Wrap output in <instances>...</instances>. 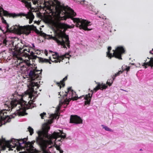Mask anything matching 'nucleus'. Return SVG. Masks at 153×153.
<instances>
[{
    "label": "nucleus",
    "mask_w": 153,
    "mask_h": 153,
    "mask_svg": "<svg viewBox=\"0 0 153 153\" xmlns=\"http://www.w3.org/2000/svg\"><path fill=\"white\" fill-rule=\"evenodd\" d=\"M107 87V86L105 84L102 83L100 84L98 83L97 85L94 88L93 91L91 90V94L88 93V94L86 95L85 96L82 95L80 97H78L77 94L76 93L71 89V87H70L68 88L67 92H65V94L63 96V102L64 103L63 105L64 107L67 106L69 104L70 101L71 100H77L78 99H80L81 97H83L84 99L85 100V105H89L90 103L91 100L93 92L94 91L96 92L98 90L100 89L103 90V89H105Z\"/></svg>",
    "instance_id": "f257e3e1"
},
{
    "label": "nucleus",
    "mask_w": 153,
    "mask_h": 153,
    "mask_svg": "<svg viewBox=\"0 0 153 153\" xmlns=\"http://www.w3.org/2000/svg\"><path fill=\"white\" fill-rule=\"evenodd\" d=\"M50 128V126L48 125L43 124L42 125V130H38L36 131L38 136L36 138V143L41 148L43 153H52L49 150L48 148V140L51 138L50 134L48 133Z\"/></svg>",
    "instance_id": "f03ea898"
},
{
    "label": "nucleus",
    "mask_w": 153,
    "mask_h": 153,
    "mask_svg": "<svg viewBox=\"0 0 153 153\" xmlns=\"http://www.w3.org/2000/svg\"><path fill=\"white\" fill-rule=\"evenodd\" d=\"M27 139L25 138L23 139H15L13 138L10 140L6 141L4 138L3 139L4 141L6 142L7 146L8 147H11L12 144L17 146L19 145V147H17L16 149L18 151H20L21 149L25 148L27 150H30L34 148L33 144L32 143L28 141L27 142Z\"/></svg>",
    "instance_id": "7ed1b4c3"
},
{
    "label": "nucleus",
    "mask_w": 153,
    "mask_h": 153,
    "mask_svg": "<svg viewBox=\"0 0 153 153\" xmlns=\"http://www.w3.org/2000/svg\"><path fill=\"white\" fill-rule=\"evenodd\" d=\"M30 27L29 25L22 26L18 24L12 26L10 28V30L12 33L28 35L30 33Z\"/></svg>",
    "instance_id": "20e7f679"
},
{
    "label": "nucleus",
    "mask_w": 153,
    "mask_h": 153,
    "mask_svg": "<svg viewBox=\"0 0 153 153\" xmlns=\"http://www.w3.org/2000/svg\"><path fill=\"white\" fill-rule=\"evenodd\" d=\"M108 51L106 52L107 56L111 58V57H114L119 59H122L121 56L125 53V50L123 47L118 46L115 50H113L114 52L113 54L110 53V51L111 49V47H108Z\"/></svg>",
    "instance_id": "39448f33"
},
{
    "label": "nucleus",
    "mask_w": 153,
    "mask_h": 153,
    "mask_svg": "<svg viewBox=\"0 0 153 153\" xmlns=\"http://www.w3.org/2000/svg\"><path fill=\"white\" fill-rule=\"evenodd\" d=\"M73 20L74 22L76 23V27H79L81 29H82L85 30H90L92 29L88 27L90 26L91 24L90 22L86 20L73 18Z\"/></svg>",
    "instance_id": "423d86ee"
},
{
    "label": "nucleus",
    "mask_w": 153,
    "mask_h": 153,
    "mask_svg": "<svg viewBox=\"0 0 153 153\" xmlns=\"http://www.w3.org/2000/svg\"><path fill=\"white\" fill-rule=\"evenodd\" d=\"M62 18L60 16L56 17L51 22V25L53 27L57 29L61 30L64 29H66L68 28V25L64 23L61 22L60 21Z\"/></svg>",
    "instance_id": "0eeeda50"
},
{
    "label": "nucleus",
    "mask_w": 153,
    "mask_h": 153,
    "mask_svg": "<svg viewBox=\"0 0 153 153\" xmlns=\"http://www.w3.org/2000/svg\"><path fill=\"white\" fill-rule=\"evenodd\" d=\"M63 36L62 34H58L56 38V41L57 43L59 45H60L63 46L64 48H67L66 44L67 46L69 48L70 41L68 36H66L65 37V41L63 38Z\"/></svg>",
    "instance_id": "6e6552de"
},
{
    "label": "nucleus",
    "mask_w": 153,
    "mask_h": 153,
    "mask_svg": "<svg viewBox=\"0 0 153 153\" xmlns=\"http://www.w3.org/2000/svg\"><path fill=\"white\" fill-rule=\"evenodd\" d=\"M38 71H39V70H36L31 67L27 69V73L32 81L41 77V72L38 74L37 73Z\"/></svg>",
    "instance_id": "1a4fd4ad"
},
{
    "label": "nucleus",
    "mask_w": 153,
    "mask_h": 153,
    "mask_svg": "<svg viewBox=\"0 0 153 153\" xmlns=\"http://www.w3.org/2000/svg\"><path fill=\"white\" fill-rule=\"evenodd\" d=\"M69 55L71 56V55H69L68 54L66 53L65 54L62 55L61 54H59L58 53L56 52L55 53V54L53 55V58L54 59H56V60H55L54 61H51L55 63H57L58 62H60L61 61L60 59L63 60L64 58H68L69 59V57L67 56Z\"/></svg>",
    "instance_id": "9d476101"
},
{
    "label": "nucleus",
    "mask_w": 153,
    "mask_h": 153,
    "mask_svg": "<svg viewBox=\"0 0 153 153\" xmlns=\"http://www.w3.org/2000/svg\"><path fill=\"white\" fill-rule=\"evenodd\" d=\"M82 120L77 115H71L70 119V123L74 124H82Z\"/></svg>",
    "instance_id": "9b49d317"
},
{
    "label": "nucleus",
    "mask_w": 153,
    "mask_h": 153,
    "mask_svg": "<svg viewBox=\"0 0 153 153\" xmlns=\"http://www.w3.org/2000/svg\"><path fill=\"white\" fill-rule=\"evenodd\" d=\"M8 13L7 11L4 10L2 7L0 6V16L1 17V19L2 22L3 23L6 25V28L8 29L9 25L7 23L6 20H5L4 18L2 17L3 16H7L8 15Z\"/></svg>",
    "instance_id": "f8f14e48"
},
{
    "label": "nucleus",
    "mask_w": 153,
    "mask_h": 153,
    "mask_svg": "<svg viewBox=\"0 0 153 153\" xmlns=\"http://www.w3.org/2000/svg\"><path fill=\"white\" fill-rule=\"evenodd\" d=\"M18 16H25L26 18L29 19V23L30 24L32 22L34 18V16L33 13L30 12H29L27 14H25L23 13H20L18 14Z\"/></svg>",
    "instance_id": "ddd939ff"
},
{
    "label": "nucleus",
    "mask_w": 153,
    "mask_h": 153,
    "mask_svg": "<svg viewBox=\"0 0 153 153\" xmlns=\"http://www.w3.org/2000/svg\"><path fill=\"white\" fill-rule=\"evenodd\" d=\"M29 97L30 98V100L28 102V103L29 105H28V108H33L36 106V105L35 103H34L33 102H34L33 100L34 97L33 99L32 100V99L33 98V96L31 95H29Z\"/></svg>",
    "instance_id": "4468645a"
},
{
    "label": "nucleus",
    "mask_w": 153,
    "mask_h": 153,
    "mask_svg": "<svg viewBox=\"0 0 153 153\" xmlns=\"http://www.w3.org/2000/svg\"><path fill=\"white\" fill-rule=\"evenodd\" d=\"M38 58L39 59V61L40 62H48L50 64H51V62H49V60L48 59H44L43 58H42L41 57H39L37 56L36 55H34V59H36V58Z\"/></svg>",
    "instance_id": "2eb2a0df"
},
{
    "label": "nucleus",
    "mask_w": 153,
    "mask_h": 153,
    "mask_svg": "<svg viewBox=\"0 0 153 153\" xmlns=\"http://www.w3.org/2000/svg\"><path fill=\"white\" fill-rule=\"evenodd\" d=\"M2 43L4 45V46H5L7 47L9 46V45H11L12 43H13L12 45L13 46H14L13 42L7 41L5 39H3L2 41Z\"/></svg>",
    "instance_id": "dca6fc26"
},
{
    "label": "nucleus",
    "mask_w": 153,
    "mask_h": 153,
    "mask_svg": "<svg viewBox=\"0 0 153 153\" xmlns=\"http://www.w3.org/2000/svg\"><path fill=\"white\" fill-rule=\"evenodd\" d=\"M6 104L7 105V106L9 107L10 106H11L13 108L16 107L17 105L16 102L13 100H11L10 102H9V103Z\"/></svg>",
    "instance_id": "f3484780"
},
{
    "label": "nucleus",
    "mask_w": 153,
    "mask_h": 153,
    "mask_svg": "<svg viewBox=\"0 0 153 153\" xmlns=\"http://www.w3.org/2000/svg\"><path fill=\"white\" fill-rule=\"evenodd\" d=\"M38 84L36 83L35 82H34L32 81V82L30 83V86H31V92L32 93H33L34 92V87L35 86H36Z\"/></svg>",
    "instance_id": "a211bd4d"
},
{
    "label": "nucleus",
    "mask_w": 153,
    "mask_h": 153,
    "mask_svg": "<svg viewBox=\"0 0 153 153\" xmlns=\"http://www.w3.org/2000/svg\"><path fill=\"white\" fill-rule=\"evenodd\" d=\"M104 27L106 28L107 30H111L112 27L111 25L110 22H108V23L105 22L103 24Z\"/></svg>",
    "instance_id": "6ab92c4d"
},
{
    "label": "nucleus",
    "mask_w": 153,
    "mask_h": 153,
    "mask_svg": "<svg viewBox=\"0 0 153 153\" xmlns=\"http://www.w3.org/2000/svg\"><path fill=\"white\" fill-rule=\"evenodd\" d=\"M17 112L16 113V114L19 116H24L27 114V113L25 111H22L19 109L17 110Z\"/></svg>",
    "instance_id": "aec40b11"
},
{
    "label": "nucleus",
    "mask_w": 153,
    "mask_h": 153,
    "mask_svg": "<svg viewBox=\"0 0 153 153\" xmlns=\"http://www.w3.org/2000/svg\"><path fill=\"white\" fill-rule=\"evenodd\" d=\"M56 137V138L55 139V141L56 142H55V143H57L58 142H62V141L63 140V139L61 137L60 134H59L57 133Z\"/></svg>",
    "instance_id": "412c9836"
},
{
    "label": "nucleus",
    "mask_w": 153,
    "mask_h": 153,
    "mask_svg": "<svg viewBox=\"0 0 153 153\" xmlns=\"http://www.w3.org/2000/svg\"><path fill=\"white\" fill-rule=\"evenodd\" d=\"M115 78L114 77L112 78V79H108L107 82V84L109 86H111Z\"/></svg>",
    "instance_id": "4be33fe9"
},
{
    "label": "nucleus",
    "mask_w": 153,
    "mask_h": 153,
    "mask_svg": "<svg viewBox=\"0 0 153 153\" xmlns=\"http://www.w3.org/2000/svg\"><path fill=\"white\" fill-rule=\"evenodd\" d=\"M102 126L103 128H104L106 131L111 132L113 131V130L108 128V126H105L104 125H102Z\"/></svg>",
    "instance_id": "5701e85b"
},
{
    "label": "nucleus",
    "mask_w": 153,
    "mask_h": 153,
    "mask_svg": "<svg viewBox=\"0 0 153 153\" xmlns=\"http://www.w3.org/2000/svg\"><path fill=\"white\" fill-rule=\"evenodd\" d=\"M149 66H150L152 68L153 67V58H151L149 63Z\"/></svg>",
    "instance_id": "b1692460"
},
{
    "label": "nucleus",
    "mask_w": 153,
    "mask_h": 153,
    "mask_svg": "<svg viewBox=\"0 0 153 153\" xmlns=\"http://www.w3.org/2000/svg\"><path fill=\"white\" fill-rule=\"evenodd\" d=\"M28 129L30 133V135H32L34 132L33 129L30 126L28 127Z\"/></svg>",
    "instance_id": "393cba45"
},
{
    "label": "nucleus",
    "mask_w": 153,
    "mask_h": 153,
    "mask_svg": "<svg viewBox=\"0 0 153 153\" xmlns=\"http://www.w3.org/2000/svg\"><path fill=\"white\" fill-rule=\"evenodd\" d=\"M80 3L84 6H87L88 5V2L85 0L81 1Z\"/></svg>",
    "instance_id": "a878e982"
},
{
    "label": "nucleus",
    "mask_w": 153,
    "mask_h": 153,
    "mask_svg": "<svg viewBox=\"0 0 153 153\" xmlns=\"http://www.w3.org/2000/svg\"><path fill=\"white\" fill-rule=\"evenodd\" d=\"M20 44V43H18L17 45H15V48H16V49L19 50H22L23 48H21L19 46V45Z\"/></svg>",
    "instance_id": "bb28decb"
},
{
    "label": "nucleus",
    "mask_w": 153,
    "mask_h": 153,
    "mask_svg": "<svg viewBox=\"0 0 153 153\" xmlns=\"http://www.w3.org/2000/svg\"><path fill=\"white\" fill-rule=\"evenodd\" d=\"M38 31L39 32V34H40V35L41 36L44 37L47 35L46 33L43 32L42 31H41L39 32V31L38 30Z\"/></svg>",
    "instance_id": "cd10ccee"
},
{
    "label": "nucleus",
    "mask_w": 153,
    "mask_h": 153,
    "mask_svg": "<svg viewBox=\"0 0 153 153\" xmlns=\"http://www.w3.org/2000/svg\"><path fill=\"white\" fill-rule=\"evenodd\" d=\"M25 4L26 6L28 8H30L31 6V3L30 2L27 1L25 3Z\"/></svg>",
    "instance_id": "c85d7f7f"
},
{
    "label": "nucleus",
    "mask_w": 153,
    "mask_h": 153,
    "mask_svg": "<svg viewBox=\"0 0 153 153\" xmlns=\"http://www.w3.org/2000/svg\"><path fill=\"white\" fill-rule=\"evenodd\" d=\"M122 72L123 71L121 70L119 71L116 74H115L114 75V77L115 78V77H116L117 76L119 75L120 74L122 73Z\"/></svg>",
    "instance_id": "c756f323"
},
{
    "label": "nucleus",
    "mask_w": 153,
    "mask_h": 153,
    "mask_svg": "<svg viewBox=\"0 0 153 153\" xmlns=\"http://www.w3.org/2000/svg\"><path fill=\"white\" fill-rule=\"evenodd\" d=\"M60 136L62 139H64L66 138V137L65 134L63 133H62L61 135L60 134Z\"/></svg>",
    "instance_id": "7c9ffc66"
},
{
    "label": "nucleus",
    "mask_w": 153,
    "mask_h": 153,
    "mask_svg": "<svg viewBox=\"0 0 153 153\" xmlns=\"http://www.w3.org/2000/svg\"><path fill=\"white\" fill-rule=\"evenodd\" d=\"M46 114V113L45 112H43L42 113H41L40 114V116L41 117V118L42 119H44V116Z\"/></svg>",
    "instance_id": "2f4dec72"
},
{
    "label": "nucleus",
    "mask_w": 153,
    "mask_h": 153,
    "mask_svg": "<svg viewBox=\"0 0 153 153\" xmlns=\"http://www.w3.org/2000/svg\"><path fill=\"white\" fill-rule=\"evenodd\" d=\"M54 82H55L56 85H58V86H59L60 88H61V85H60V83L59 82H56V80H54Z\"/></svg>",
    "instance_id": "473e14b6"
},
{
    "label": "nucleus",
    "mask_w": 153,
    "mask_h": 153,
    "mask_svg": "<svg viewBox=\"0 0 153 153\" xmlns=\"http://www.w3.org/2000/svg\"><path fill=\"white\" fill-rule=\"evenodd\" d=\"M94 8V7L92 5H90L89 7H88V9L89 10L91 11H93V9Z\"/></svg>",
    "instance_id": "72a5a7b5"
},
{
    "label": "nucleus",
    "mask_w": 153,
    "mask_h": 153,
    "mask_svg": "<svg viewBox=\"0 0 153 153\" xmlns=\"http://www.w3.org/2000/svg\"><path fill=\"white\" fill-rule=\"evenodd\" d=\"M67 77H68L67 76H66L65 78H64L62 80L60 81V82L62 83V82H64V81H66L67 79Z\"/></svg>",
    "instance_id": "f704fd0d"
},
{
    "label": "nucleus",
    "mask_w": 153,
    "mask_h": 153,
    "mask_svg": "<svg viewBox=\"0 0 153 153\" xmlns=\"http://www.w3.org/2000/svg\"><path fill=\"white\" fill-rule=\"evenodd\" d=\"M71 15L73 16H75L76 15V14L74 12V10H72L71 12Z\"/></svg>",
    "instance_id": "c9c22d12"
},
{
    "label": "nucleus",
    "mask_w": 153,
    "mask_h": 153,
    "mask_svg": "<svg viewBox=\"0 0 153 153\" xmlns=\"http://www.w3.org/2000/svg\"><path fill=\"white\" fill-rule=\"evenodd\" d=\"M16 114L15 113H14L13 114L11 115V118H14L15 116H16Z\"/></svg>",
    "instance_id": "e433bc0d"
},
{
    "label": "nucleus",
    "mask_w": 153,
    "mask_h": 153,
    "mask_svg": "<svg viewBox=\"0 0 153 153\" xmlns=\"http://www.w3.org/2000/svg\"><path fill=\"white\" fill-rule=\"evenodd\" d=\"M60 107H58V108H56V111H57L59 112L60 111Z\"/></svg>",
    "instance_id": "4c0bfd02"
},
{
    "label": "nucleus",
    "mask_w": 153,
    "mask_h": 153,
    "mask_svg": "<svg viewBox=\"0 0 153 153\" xmlns=\"http://www.w3.org/2000/svg\"><path fill=\"white\" fill-rule=\"evenodd\" d=\"M130 67H127L126 68V70L127 71H128L129 70L130 68Z\"/></svg>",
    "instance_id": "58836bf2"
},
{
    "label": "nucleus",
    "mask_w": 153,
    "mask_h": 153,
    "mask_svg": "<svg viewBox=\"0 0 153 153\" xmlns=\"http://www.w3.org/2000/svg\"><path fill=\"white\" fill-rule=\"evenodd\" d=\"M26 64L27 65L28 67H30L31 65V63H30L27 62L26 63Z\"/></svg>",
    "instance_id": "ea45409f"
},
{
    "label": "nucleus",
    "mask_w": 153,
    "mask_h": 153,
    "mask_svg": "<svg viewBox=\"0 0 153 153\" xmlns=\"http://www.w3.org/2000/svg\"><path fill=\"white\" fill-rule=\"evenodd\" d=\"M52 122H53V121H52V120H48V123L49 124H51L52 123Z\"/></svg>",
    "instance_id": "a19ab883"
},
{
    "label": "nucleus",
    "mask_w": 153,
    "mask_h": 153,
    "mask_svg": "<svg viewBox=\"0 0 153 153\" xmlns=\"http://www.w3.org/2000/svg\"><path fill=\"white\" fill-rule=\"evenodd\" d=\"M60 84H62V87H63L65 86V84L64 82H62V83H61L60 82Z\"/></svg>",
    "instance_id": "79ce46f5"
},
{
    "label": "nucleus",
    "mask_w": 153,
    "mask_h": 153,
    "mask_svg": "<svg viewBox=\"0 0 153 153\" xmlns=\"http://www.w3.org/2000/svg\"><path fill=\"white\" fill-rule=\"evenodd\" d=\"M150 53L153 54V48L152 49V51H151L149 52Z\"/></svg>",
    "instance_id": "37998d69"
},
{
    "label": "nucleus",
    "mask_w": 153,
    "mask_h": 153,
    "mask_svg": "<svg viewBox=\"0 0 153 153\" xmlns=\"http://www.w3.org/2000/svg\"><path fill=\"white\" fill-rule=\"evenodd\" d=\"M60 153H63V151L62 150H61L60 151Z\"/></svg>",
    "instance_id": "c03bdc74"
},
{
    "label": "nucleus",
    "mask_w": 153,
    "mask_h": 153,
    "mask_svg": "<svg viewBox=\"0 0 153 153\" xmlns=\"http://www.w3.org/2000/svg\"><path fill=\"white\" fill-rule=\"evenodd\" d=\"M19 153H27L25 152H20Z\"/></svg>",
    "instance_id": "a18cd8bd"
},
{
    "label": "nucleus",
    "mask_w": 153,
    "mask_h": 153,
    "mask_svg": "<svg viewBox=\"0 0 153 153\" xmlns=\"http://www.w3.org/2000/svg\"><path fill=\"white\" fill-rule=\"evenodd\" d=\"M32 46L33 47V48H34L35 47V45H34V44H32Z\"/></svg>",
    "instance_id": "49530a36"
},
{
    "label": "nucleus",
    "mask_w": 153,
    "mask_h": 153,
    "mask_svg": "<svg viewBox=\"0 0 153 153\" xmlns=\"http://www.w3.org/2000/svg\"><path fill=\"white\" fill-rule=\"evenodd\" d=\"M24 52H25V51H27V50L26 49H24L23 50Z\"/></svg>",
    "instance_id": "de8ad7c7"
},
{
    "label": "nucleus",
    "mask_w": 153,
    "mask_h": 153,
    "mask_svg": "<svg viewBox=\"0 0 153 153\" xmlns=\"http://www.w3.org/2000/svg\"><path fill=\"white\" fill-rule=\"evenodd\" d=\"M28 51H27V52H28L29 53H30V49L29 48H28Z\"/></svg>",
    "instance_id": "09e8293b"
},
{
    "label": "nucleus",
    "mask_w": 153,
    "mask_h": 153,
    "mask_svg": "<svg viewBox=\"0 0 153 153\" xmlns=\"http://www.w3.org/2000/svg\"><path fill=\"white\" fill-rule=\"evenodd\" d=\"M120 90H121L123 91H126V92H128V91H126V90H123V89H120Z\"/></svg>",
    "instance_id": "8fccbe9b"
},
{
    "label": "nucleus",
    "mask_w": 153,
    "mask_h": 153,
    "mask_svg": "<svg viewBox=\"0 0 153 153\" xmlns=\"http://www.w3.org/2000/svg\"><path fill=\"white\" fill-rule=\"evenodd\" d=\"M102 19H106V18H105V17H104V18H102Z\"/></svg>",
    "instance_id": "3c124183"
},
{
    "label": "nucleus",
    "mask_w": 153,
    "mask_h": 153,
    "mask_svg": "<svg viewBox=\"0 0 153 153\" xmlns=\"http://www.w3.org/2000/svg\"><path fill=\"white\" fill-rule=\"evenodd\" d=\"M0 70H1V71H2V70L1 68H0Z\"/></svg>",
    "instance_id": "603ef678"
},
{
    "label": "nucleus",
    "mask_w": 153,
    "mask_h": 153,
    "mask_svg": "<svg viewBox=\"0 0 153 153\" xmlns=\"http://www.w3.org/2000/svg\"><path fill=\"white\" fill-rule=\"evenodd\" d=\"M31 53H33V51H31Z\"/></svg>",
    "instance_id": "864d4df0"
},
{
    "label": "nucleus",
    "mask_w": 153,
    "mask_h": 153,
    "mask_svg": "<svg viewBox=\"0 0 153 153\" xmlns=\"http://www.w3.org/2000/svg\"><path fill=\"white\" fill-rule=\"evenodd\" d=\"M59 95H60V96H61V95L60 94V93H59Z\"/></svg>",
    "instance_id": "5fc2aeb1"
},
{
    "label": "nucleus",
    "mask_w": 153,
    "mask_h": 153,
    "mask_svg": "<svg viewBox=\"0 0 153 153\" xmlns=\"http://www.w3.org/2000/svg\"><path fill=\"white\" fill-rule=\"evenodd\" d=\"M50 51V52H52V51Z\"/></svg>",
    "instance_id": "6e6d98bb"
},
{
    "label": "nucleus",
    "mask_w": 153,
    "mask_h": 153,
    "mask_svg": "<svg viewBox=\"0 0 153 153\" xmlns=\"http://www.w3.org/2000/svg\"><path fill=\"white\" fill-rule=\"evenodd\" d=\"M141 150H142V149H140V151H141Z\"/></svg>",
    "instance_id": "4d7b16f0"
},
{
    "label": "nucleus",
    "mask_w": 153,
    "mask_h": 153,
    "mask_svg": "<svg viewBox=\"0 0 153 153\" xmlns=\"http://www.w3.org/2000/svg\"><path fill=\"white\" fill-rule=\"evenodd\" d=\"M111 30H110V32H111Z\"/></svg>",
    "instance_id": "13d9d810"
},
{
    "label": "nucleus",
    "mask_w": 153,
    "mask_h": 153,
    "mask_svg": "<svg viewBox=\"0 0 153 153\" xmlns=\"http://www.w3.org/2000/svg\"><path fill=\"white\" fill-rule=\"evenodd\" d=\"M132 65H134V63L132 64Z\"/></svg>",
    "instance_id": "bf43d9fd"
},
{
    "label": "nucleus",
    "mask_w": 153,
    "mask_h": 153,
    "mask_svg": "<svg viewBox=\"0 0 153 153\" xmlns=\"http://www.w3.org/2000/svg\"><path fill=\"white\" fill-rule=\"evenodd\" d=\"M74 1H75L76 0H73Z\"/></svg>",
    "instance_id": "052dcab7"
},
{
    "label": "nucleus",
    "mask_w": 153,
    "mask_h": 153,
    "mask_svg": "<svg viewBox=\"0 0 153 153\" xmlns=\"http://www.w3.org/2000/svg\"><path fill=\"white\" fill-rule=\"evenodd\" d=\"M14 95H15V94H13V96L14 97Z\"/></svg>",
    "instance_id": "680f3d73"
}]
</instances>
